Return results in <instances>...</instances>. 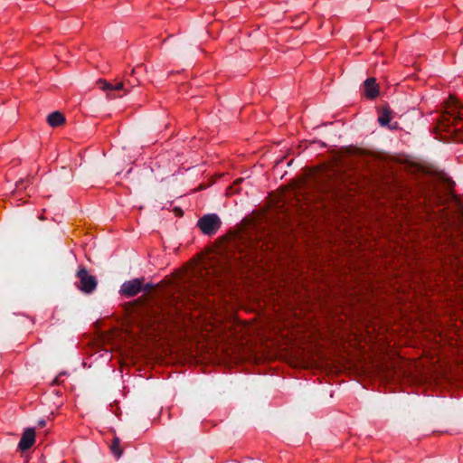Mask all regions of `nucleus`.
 Here are the masks:
<instances>
[{
	"instance_id": "f8f14e48",
	"label": "nucleus",
	"mask_w": 463,
	"mask_h": 463,
	"mask_svg": "<svg viewBox=\"0 0 463 463\" xmlns=\"http://www.w3.org/2000/svg\"><path fill=\"white\" fill-rule=\"evenodd\" d=\"M153 288V285L151 283H146L144 286L142 285V290L145 292H148Z\"/></svg>"
},
{
	"instance_id": "2eb2a0df",
	"label": "nucleus",
	"mask_w": 463,
	"mask_h": 463,
	"mask_svg": "<svg viewBox=\"0 0 463 463\" xmlns=\"http://www.w3.org/2000/svg\"><path fill=\"white\" fill-rule=\"evenodd\" d=\"M24 183V180L23 179H20L19 181L16 182L15 185H16V188L17 189H20L21 185L23 184Z\"/></svg>"
},
{
	"instance_id": "9d476101",
	"label": "nucleus",
	"mask_w": 463,
	"mask_h": 463,
	"mask_svg": "<svg viewBox=\"0 0 463 463\" xmlns=\"http://www.w3.org/2000/svg\"><path fill=\"white\" fill-rule=\"evenodd\" d=\"M96 354H98V357L99 358H101L104 362H109L111 360V357H112V354L109 350L108 349H99Z\"/></svg>"
},
{
	"instance_id": "a211bd4d",
	"label": "nucleus",
	"mask_w": 463,
	"mask_h": 463,
	"mask_svg": "<svg viewBox=\"0 0 463 463\" xmlns=\"http://www.w3.org/2000/svg\"><path fill=\"white\" fill-rule=\"evenodd\" d=\"M449 187H451V185H452V182L451 181H449Z\"/></svg>"
},
{
	"instance_id": "9b49d317",
	"label": "nucleus",
	"mask_w": 463,
	"mask_h": 463,
	"mask_svg": "<svg viewBox=\"0 0 463 463\" xmlns=\"http://www.w3.org/2000/svg\"><path fill=\"white\" fill-rule=\"evenodd\" d=\"M109 449L112 455L116 456V435H113L112 439H110Z\"/></svg>"
},
{
	"instance_id": "1a4fd4ad",
	"label": "nucleus",
	"mask_w": 463,
	"mask_h": 463,
	"mask_svg": "<svg viewBox=\"0 0 463 463\" xmlns=\"http://www.w3.org/2000/svg\"><path fill=\"white\" fill-rule=\"evenodd\" d=\"M97 83L102 90L107 92V97L109 99H113V97L111 96V92H113L116 89L113 85L103 80H99Z\"/></svg>"
},
{
	"instance_id": "0eeeda50",
	"label": "nucleus",
	"mask_w": 463,
	"mask_h": 463,
	"mask_svg": "<svg viewBox=\"0 0 463 463\" xmlns=\"http://www.w3.org/2000/svg\"><path fill=\"white\" fill-rule=\"evenodd\" d=\"M391 111L388 109H384L379 116L378 121L382 127H388L391 129H394L397 128V122L391 125Z\"/></svg>"
},
{
	"instance_id": "dca6fc26",
	"label": "nucleus",
	"mask_w": 463,
	"mask_h": 463,
	"mask_svg": "<svg viewBox=\"0 0 463 463\" xmlns=\"http://www.w3.org/2000/svg\"><path fill=\"white\" fill-rule=\"evenodd\" d=\"M117 88L118 92L123 88V84L121 82H118Z\"/></svg>"
},
{
	"instance_id": "7ed1b4c3",
	"label": "nucleus",
	"mask_w": 463,
	"mask_h": 463,
	"mask_svg": "<svg viewBox=\"0 0 463 463\" xmlns=\"http://www.w3.org/2000/svg\"><path fill=\"white\" fill-rule=\"evenodd\" d=\"M78 281L75 285L78 289L85 294L92 293L97 288V279L95 276L90 275L85 267H80L77 271Z\"/></svg>"
},
{
	"instance_id": "f3484780",
	"label": "nucleus",
	"mask_w": 463,
	"mask_h": 463,
	"mask_svg": "<svg viewBox=\"0 0 463 463\" xmlns=\"http://www.w3.org/2000/svg\"><path fill=\"white\" fill-rule=\"evenodd\" d=\"M39 425L40 426H44L45 425V420H39Z\"/></svg>"
},
{
	"instance_id": "423d86ee",
	"label": "nucleus",
	"mask_w": 463,
	"mask_h": 463,
	"mask_svg": "<svg viewBox=\"0 0 463 463\" xmlns=\"http://www.w3.org/2000/svg\"><path fill=\"white\" fill-rule=\"evenodd\" d=\"M364 93L368 99H374L378 96L379 89L374 78H368L364 80Z\"/></svg>"
},
{
	"instance_id": "6e6552de",
	"label": "nucleus",
	"mask_w": 463,
	"mask_h": 463,
	"mask_svg": "<svg viewBox=\"0 0 463 463\" xmlns=\"http://www.w3.org/2000/svg\"><path fill=\"white\" fill-rule=\"evenodd\" d=\"M65 121L64 116L59 111H53L47 117V122L51 127H58Z\"/></svg>"
},
{
	"instance_id": "f03ea898",
	"label": "nucleus",
	"mask_w": 463,
	"mask_h": 463,
	"mask_svg": "<svg viewBox=\"0 0 463 463\" xmlns=\"http://www.w3.org/2000/svg\"><path fill=\"white\" fill-rule=\"evenodd\" d=\"M222 220L217 213H206L197 221V227L203 234L213 236L222 226Z\"/></svg>"
},
{
	"instance_id": "f257e3e1",
	"label": "nucleus",
	"mask_w": 463,
	"mask_h": 463,
	"mask_svg": "<svg viewBox=\"0 0 463 463\" xmlns=\"http://www.w3.org/2000/svg\"><path fill=\"white\" fill-rule=\"evenodd\" d=\"M435 129L445 132L456 141L463 143V106L455 104L444 112L436 113L432 118Z\"/></svg>"
},
{
	"instance_id": "20e7f679",
	"label": "nucleus",
	"mask_w": 463,
	"mask_h": 463,
	"mask_svg": "<svg viewBox=\"0 0 463 463\" xmlns=\"http://www.w3.org/2000/svg\"><path fill=\"white\" fill-rule=\"evenodd\" d=\"M142 291V279H134L124 282L120 287V294L131 298Z\"/></svg>"
},
{
	"instance_id": "ddd939ff",
	"label": "nucleus",
	"mask_w": 463,
	"mask_h": 463,
	"mask_svg": "<svg viewBox=\"0 0 463 463\" xmlns=\"http://www.w3.org/2000/svg\"><path fill=\"white\" fill-rule=\"evenodd\" d=\"M66 374V372H61L58 376L55 377V379L53 380V383L60 384V377Z\"/></svg>"
},
{
	"instance_id": "4468645a",
	"label": "nucleus",
	"mask_w": 463,
	"mask_h": 463,
	"mask_svg": "<svg viewBox=\"0 0 463 463\" xmlns=\"http://www.w3.org/2000/svg\"><path fill=\"white\" fill-rule=\"evenodd\" d=\"M118 442H119V440L118 439V452H117L118 459L121 457V454H122V449L119 448Z\"/></svg>"
},
{
	"instance_id": "39448f33",
	"label": "nucleus",
	"mask_w": 463,
	"mask_h": 463,
	"mask_svg": "<svg viewBox=\"0 0 463 463\" xmlns=\"http://www.w3.org/2000/svg\"><path fill=\"white\" fill-rule=\"evenodd\" d=\"M35 432L32 428H27L22 434L20 441L18 443V449L22 451L29 449L34 443Z\"/></svg>"
}]
</instances>
